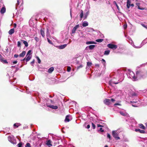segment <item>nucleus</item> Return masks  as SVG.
<instances>
[{
    "label": "nucleus",
    "instance_id": "603ef678",
    "mask_svg": "<svg viewBox=\"0 0 147 147\" xmlns=\"http://www.w3.org/2000/svg\"><path fill=\"white\" fill-rule=\"evenodd\" d=\"M35 40L36 41H38V40H39L38 38V37H35Z\"/></svg>",
    "mask_w": 147,
    "mask_h": 147
},
{
    "label": "nucleus",
    "instance_id": "7c9ffc66",
    "mask_svg": "<svg viewBox=\"0 0 147 147\" xmlns=\"http://www.w3.org/2000/svg\"><path fill=\"white\" fill-rule=\"evenodd\" d=\"M103 40V39H98L96 40V41L98 42H101Z\"/></svg>",
    "mask_w": 147,
    "mask_h": 147
},
{
    "label": "nucleus",
    "instance_id": "7ed1b4c3",
    "mask_svg": "<svg viewBox=\"0 0 147 147\" xmlns=\"http://www.w3.org/2000/svg\"><path fill=\"white\" fill-rule=\"evenodd\" d=\"M113 136L116 140H118L120 139L119 137H117L118 134H117L116 131H113L112 132Z\"/></svg>",
    "mask_w": 147,
    "mask_h": 147
},
{
    "label": "nucleus",
    "instance_id": "c03bdc74",
    "mask_svg": "<svg viewBox=\"0 0 147 147\" xmlns=\"http://www.w3.org/2000/svg\"><path fill=\"white\" fill-rule=\"evenodd\" d=\"M71 70V68L70 67H67V71L68 72L69 71Z\"/></svg>",
    "mask_w": 147,
    "mask_h": 147
},
{
    "label": "nucleus",
    "instance_id": "864d4df0",
    "mask_svg": "<svg viewBox=\"0 0 147 147\" xmlns=\"http://www.w3.org/2000/svg\"><path fill=\"white\" fill-rule=\"evenodd\" d=\"M114 105H119V106H120L121 105L119 103H115Z\"/></svg>",
    "mask_w": 147,
    "mask_h": 147
},
{
    "label": "nucleus",
    "instance_id": "a878e982",
    "mask_svg": "<svg viewBox=\"0 0 147 147\" xmlns=\"http://www.w3.org/2000/svg\"><path fill=\"white\" fill-rule=\"evenodd\" d=\"M67 44H64L60 46L59 48L61 49H62L64 48L66 46Z\"/></svg>",
    "mask_w": 147,
    "mask_h": 147
},
{
    "label": "nucleus",
    "instance_id": "dca6fc26",
    "mask_svg": "<svg viewBox=\"0 0 147 147\" xmlns=\"http://www.w3.org/2000/svg\"><path fill=\"white\" fill-rule=\"evenodd\" d=\"M14 29L12 28L8 32L9 34L10 35H11L14 33Z\"/></svg>",
    "mask_w": 147,
    "mask_h": 147
},
{
    "label": "nucleus",
    "instance_id": "a19ab883",
    "mask_svg": "<svg viewBox=\"0 0 147 147\" xmlns=\"http://www.w3.org/2000/svg\"><path fill=\"white\" fill-rule=\"evenodd\" d=\"M32 51L31 50H29L28 52L27 55H30V53H31Z\"/></svg>",
    "mask_w": 147,
    "mask_h": 147
},
{
    "label": "nucleus",
    "instance_id": "f03ea898",
    "mask_svg": "<svg viewBox=\"0 0 147 147\" xmlns=\"http://www.w3.org/2000/svg\"><path fill=\"white\" fill-rule=\"evenodd\" d=\"M107 46L109 48L114 50L116 49L117 47V45L112 44H108Z\"/></svg>",
    "mask_w": 147,
    "mask_h": 147
},
{
    "label": "nucleus",
    "instance_id": "0eeeda50",
    "mask_svg": "<svg viewBox=\"0 0 147 147\" xmlns=\"http://www.w3.org/2000/svg\"><path fill=\"white\" fill-rule=\"evenodd\" d=\"M23 3V0H17V3L16 4V6L17 7L20 5H22Z\"/></svg>",
    "mask_w": 147,
    "mask_h": 147
},
{
    "label": "nucleus",
    "instance_id": "4468645a",
    "mask_svg": "<svg viewBox=\"0 0 147 147\" xmlns=\"http://www.w3.org/2000/svg\"><path fill=\"white\" fill-rule=\"evenodd\" d=\"M136 5L138 6V9L141 10H144L145 9V8H141L140 7V3H136Z\"/></svg>",
    "mask_w": 147,
    "mask_h": 147
},
{
    "label": "nucleus",
    "instance_id": "6ab92c4d",
    "mask_svg": "<svg viewBox=\"0 0 147 147\" xmlns=\"http://www.w3.org/2000/svg\"><path fill=\"white\" fill-rule=\"evenodd\" d=\"M26 55V61L27 62L29 61L30 59H31V57L30 56V55Z\"/></svg>",
    "mask_w": 147,
    "mask_h": 147
},
{
    "label": "nucleus",
    "instance_id": "20e7f679",
    "mask_svg": "<svg viewBox=\"0 0 147 147\" xmlns=\"http://www.w3.org/2000/svg\"><path fill=\"white\" fill-rule=\"evenodd\" d=\"M8 141L13 144H15V142L14 140L13 136H9L8 137Z\"/></svg>",
    "mask_w": 147,
    "mask_h": 147
},
{
    "label": "nucleus",
    "instance_id": "79ce46f5",
    "mask_svg": "<svg viewBox=\"0 0 147 147\" xmlns=\"http://www.w3.org/2000/svg\"><path fill=\"white\" fill-rule=\"evenodd\" d=\"M92 128L93 129H95V127H96L95 125V124H94L92 123Z\"/></svg>",
    "mask_w": 147,
    "mask_h": 147
},
{
    "label": "nucleus",
    "instance_id": "37998d69",
    "mask_svg": "<svg viewBox=\"0 0 147 147\" xmlns=\"http://www.w3.org/2000/svg\"><path fill=\"white\" fill-rule=\"evenodd\" d=\"M37 59L38 60V62L39 63H40L41 62V61L40 59L38 57H37Z\"/></svg>",
    "mask_w": 147,
    "mask_h": 147
},
{
    "label": "nucleus",
    "instance_id": "39448f33",
    "mask_svg": "<svg viewBox=\"0 0 147 147\" xmlns=\"http://www.w3.org/2000/svg\"><path fill=\"white\" fill-rule=\"evenodd\" d=\"M104 103L106 105L109 106L111 104V100L109 99L105 98L103 101Z\"/></svg>",
    "mask_w": 147,
    "mask_h": 147
},
{
    "label": "nucleus",
    "instance_id": "ea45409f",
    "mask_svg": "<svg viewBox=\"0 0 147 147\" xmlns=\"http://www.w3.org/2000/svg\"><path fill=\"white\" fill-rule=\"evenodd\" d=\"M17 45L18 47H21V42L20 41L18 42Z\"/></svg>",
    "mask_w": 147,
    "mask_h": 147
},
{
    "label": "nucleus",
    "instance_id": "e2e57ef3",
    "mask_svg": "<svg viewBox=\"0 0 147 147\" xmlns=\"http://www.w3.org/2000/svg\"><path fill=\"white\" fill-rule=\"evenodd\" d=\"M88 12L85 14V16H88Z\"/></svg>",
    "mask_w": 147,
    "mask_h": 147
},
{
    "label": "nucleus",
    "instance_id": "58836bf2",
    "mask_svg": "<svg viewBox=\"0 0 147 147\" xmlns=\"http://www.w3.org/2000/svg\"><path fill=\"white\" fill-rule=\"evenodd\" d=\"M87 65L88 66H90L92 65V63L90 62H87Z\"/></svg>",
    "mask_w": 147,
    "mask_h": 147
},
{
    "label": "nucleus",
    "instance_id": "4d7b16f0",
    "mask_svg": "<svg viewBox=\"0 0 147 147\" xmlns=\"http://www.w3.org/2000/svg\"><path fill=\"white\" fill-rule=\"evenodd\" d=\"M90 127V126L89 125H88L87 126V128L88 129H89Z\"/></svg>",
    "mask_w": 147,
    "mask_h": 147
},
{
    "label": "nucleus",
    "instance_id": "9d476101",
    "mask_svg": "<svg viewBox=\"0 0 147 147\" xmlns=\"http://www.w3.org/2000/svg\"><path fill=\"white\" fill-rule=\"evenodd\" d=\"M49 107L54 109H58V107L57 106L53 105H49L47 106Z\"/></svg>",
    "mask_w": 147,
    "mask_h": 147
},
{
    "label": "nucleus",
    "instance_id": "8fccbe9b",
    "mask_svg": "<svg viewBox=\"0 0 147 147\" xmlns=\"http://www.w3.org/2000/svg\"><path fill=\"white\" fill-rule=\"evenodd\" d=\"M97 127H103V126L102 125H100L99 124H97Z\"/></svg>",
    "mask_w": 147,
    "mask_h": 147
},
{
    "label": "nucleus",
    "instance_id": "2f4dec72",
    "mask_svg": "<svg viewBox=\"0 0 147 147\" xmlns=\"http://www.w3.org/2000/svg\"><path fill=\"white\" fill-rule=\"evenodd\" d=\"M120 113L121 115L123 116H125L127 114L126 113H124L122 112H120Z\"/></svg>",
    "mask_w": 147,
    "mask_h": 147
},
{
    "label": "nucleus",
    "instance_id": "ddd939ff",
    "mask_svg": "<svg viewBox=\"0 0 147 147\" xmlns=\"http://www.w3.org/2000/svg\"><path fill=\"white\" fill-rule=\"evenodd\" d=\"M69 117L70 115H67L66 116V117L65 120V122H69L70 121L69 119Z\"/></svg>",
    "mask_w": 147,
    "mask_h": 147
},
{
    "label": "nucleus",
    "instance_id": "a18cd8bd",
    "mask_svg": "<svg viewBox=\"0 0 147 147\" xmlns=\"http://www.w3.org/2000/svg\"><path fill=\"white\" fill-rule=\"evenodd\" d=\"M83 65H80L79 66L77 67V69H79L80 68L82 67Z\"/></svg>",
    "mask_w": 147,
    "mask_h": 147
},
{
    "label": "nucleus",
    "instance_id": "13d9d810",
    "mask_svg": "<svg viewBox=\"0 0 147 147\" xmlns=\"http://www.w3.org/2000/svg\"><path fill=\"white\" fill-rule=\"evenodd\" d=\"M110 100L113 102L115 101V100L113 98H112Z\"/></svg>",
    "mask_w": 147,
    "mask_h": 147
},
{
    "label": "nucleus",
    "instance_id": "5fc2aeb1",
    "mask_svg": "<svg viewBox=\"0 0 147 147\" xmlns=\"http://www.w3.org/2000/svg\"><path fill=\"white\" fill-rule=\"evenodd\" d=\"M102 61H103V63L105 64V61L104 59H102Z\"/></svg>",
    "mask_w": 147,
    "mask_h": 147
},
{
    "label": "nucleus",
    "instance_id": "0e129e2a",
    "mask_svg": "<svg viewBox=\"0 0 147 147\" xmlns=\"http://www.w3.org/2000/svg\"><path fill=\"white\" fill-rule=\"evenodd\" d=\"M133 78L135 80L136 79V77H135V76H134L133 77Z\"/></svg>",
    "mask_w": 147,
    "mask_h": 147
},
{
    "label": "nucleus",
    "instance_id": "3c124183",
    "mask_svg": "<svg viewBox=\"0 0 147 147\" xmlns=\"http://www.w3.org/2000/svg\"><path fill=\"white\" fill-rule=\"evenodd\" d=\"M130 102L131 103H136L137 102V101L135 102V101H131Z\"/></svg>",
    "mask_w": 147,
    "mask_h": 147
},
{
    "label": "nucleus",
    "instance_id": "e433bc0d",
    "mask_svg": "<svg viewBox=\"0 0 147 147\" xmlns=\"http://www.w3.org/2000/svg\"><path fill=\"white\" fill-rule=\"evenodd\" d=\"M107 138H109L110 140H111V137L109 134L107 133Z\"/></svg>",
    "mask_w": 147,
    "mask_h": 147
},
{
    "label": "nucleus",
    "instance_id": "473e14b6",
    "mask_svg": "<svg viewBox=\"0 0 147 147\" xmlns=\"http://www.w3.org/2000/svg\"><path fill=\"white\" fill-rule=\"evenodd\" d=\"M48 42H49V43L51 44H53V43L52 42V41L49 39V38H47Z\"/></svg>",
    "mask_w": 147,
    "mask_h": 147
},
{
    "label": "nucleus",
    "instance_id": "f704fd0d",
    "mask_svg": "<svg viewBox=\"0 0 147 147\" xmlns=\"http://www.w3.org/2000/svg\"><path fill=\"white\" fill-rule=\"evenodd\" d=\"M25 147H31L30 144L29 143H27Z\"/></svg>",
    "mask_w": 147,
    "mask_h": 147
},
{
    "label": "nucleus",
    "instance_id": "1a4fd4ad",
    "mask_svg": "<svg viewBox=\"0 0 147 147\" xmlns=\"http://www.w3.org/2000/svg\"><path fill=\"white\" fill-rule=\"evenodd\" d=\"M135 131L136 132L139 131L140 133L142 134H145L146 132L145 131L143 130H140V129H136Z\"/></svg>",
    "mask_w": 147,
    "mask_h": 147
},
{
    "label": "nucleus",
    "instance_id": "c756f323",
    "mask_svg": "<svg viewBox=\"0 0 147 147\" xmlns=\"http://www.w3.org/2000/svg\"><path fill=\"white\" fill-rule=\"evenodd\" d=\"M88 25V24L87 22H84L82 24V26L84 27L87 26Z\"/></svg>",
    "mask_w": 147,
    "mask_h": 147
},
{
    "label": "nucleus",
    "instance_id": "bf43d9fd",
    "mask_svg": "<svg viewBox=\"0 0 147 147\" xmlns=\"http://www.w3.org/2000/svg\"><path fill=\"white\" fill-rule=\"evenodd\" d=\"M17 63V61H15L13 62V64H16Z\"/></svg>",
    "mask_w": 147,
    "mask_h": 147
},
{
    "label": "nucleus",
    "instance_id": "b1692460",
    "mask_svg": "<svg viewBox=\"0 0 147 147\" xmlns=\"http://www.w3.org/2000/svg\"><path fill=\"white\" fill-rule=\"evenodd\" d=\"M139 127L141 129H145L146 127L142 124H140L139 125Z\"/></svg>",
    "mask_w": 147,
    "mask_h": 147
},
{
    "label": "nucleus",
    "instance_id": "412c9836",
    "mask_svg": "<svg viewBox=\"0 0 147 147\" xmlns=\"http://www.w3.org/2000/svg\"><path fill=\"white\" fill-rule=\"evenodd\" d=\"M47 36L48 37H50L51 36L49 32V29L47 28V34H46Z\"/></svg>",
    "mask_w": 147,
    "mask_h": 147
},
{
    "label": "nucleus",
    "instance_id": "2eb2a0df",
    "mask_svg": "<svg viewBox=\"0 0 147 147\" xmlns=\"http://www.w3.org/2000/svg\"><path fill=\"white\" fill-rule=\"evenodd\" d=\"M83 11L82 10H81L80 11V20H82L83 16Z\"/></svg>",
    "mask_w": 147,
    "mask_h": 147
},
{
    "label": "nucleus",
    "instance_id": "49530a36",
    "mask_svg": "<svg viewBox=\"0 0 147 147\" xmlns=\"http://www.w3.org/2000/svg\"><path fill=\"white\" fill-rule=\"evenodd\" d=\"M131 95L132 96H137V94L136 93L133 92L132 93Z\"/></svg>",
    "mask_w": 147,
    "mask_h": 147
},
{
    "label": "nucleus",
    "instance_id": "a211bd4d",
    "mask_svg": "<svg viewBox=\"0 0 147 147\" xmlns=\"http://www.w3.org/2000/svg\"><path fill=\"white\" fill-rule=\"evenodd\" d=\"M130 0H127V8H129L130 6L131 2L130 1Z\"/></svg>",
    "mask_w": 147,
    "mask_h": 147
},
{
    "label": "nucleus",
    "instance_id": "4be33fe9",
    "mask_svg": "<svg viewBox=\"0 0 147 147\" xmlns=\"http://www.w3.org/2000/svg\"><path fill=\"white\" fill-rule=\"evenodd\" d=\"M21 124L19 123H16L14 124L13 126L15 127V128L18 127L19 126H20Z\"/></svg>",
    "mask_w": 147,
    "mask_h": 147
},
{
    "label": "nucleus",
    "instance_id": "9b49d317",
    "mask_svg": "<svg viewBox=\"0 0 147 147\" xmlns=\"http://www.w3.org/2000/svg\"><path fill=\"white\" fill-rule=\"evenodd\" d=\"M45 28L41 29L40 30L41 34L43 37L45 36Z\"/></svg>",
    "mask_w": 147,
    "mask_h": 147
},
{
    "label": "nucleus",
    "instance_id": "f3484780",
    "mask_svg": "<svg viewBox=\"0 0 147 147\" xmlns=\"http://www.w3.org/2000/svg\"><path fill=\"white\" fill-rule=\"evenodd\" d=\"M26 53V52L25 51H23L20 54L19 56L22 57H24L25 56Z\"/></svg>",
    "mask_w": 147,
    "mask_h": 147
},
{
    "label": "nucleus",
    "instance_id": "5701e85b",
    "mask_svg": "<svg viewBox=\"0 0 147 147\" xmlns=\"http://www.w3.org/2000/svg\"><path fill=\"white\" fill-rule=\"evenodd\" d=\"M46 144L47 146H52V145L51 144V141L50 140H49L47 141V143H46Z\"/></svg>",
    "mask_w": 147,
    "mask_h": 147
},
{
    "label": "nucleus",
    "instance_id": "cd10ccee",
    "mask_svg": "<svg viewBox=\"0 0 147 147\" xmlns=\"http://www.w3.org/2000/svg\"><path fill=\"white\" fill-rule=\"evenodd\" d=\"M110 52V51L109 50L105 51V52L104 53V55H108L109 54Z\"/></svg>",
    "mask_w": 147,
    "mask_h": 147
},
{
    "label": "nucleus",
    "instance_id": "f257e3e1",
    "mask_svg": "<svg viewBox=\"0 0 147 147\" xmlns=\"http://www.w3.org/2000/svg\"><path fill=\"white\" fill-rule=\"evenodd\" d=\"M136 74L138 77L142 78L144 76L145 73L143 70H139L136 72Z\"/></svg>",
    "mask_w": 147,
    "mask_h": 147
},
{
    "label": "nucleus",
    "instance_id": "6e6d98bb",
    "mask_svg": "<svg viewBox=\"0 0 147 147\" xmlns=\"http://www.w3.org/2000/svg\"><path fill=\"white\" fill-rule=\"evenodd\" d=\"M124 28L125 29L127 27V25L126 24H124L123 25Z\"/></svg>",
    "mask_w": 147,
    "mask_h": 147
},
{
    "label": "nucleus",
    "instance_id": "69168bd1",
    "mask_svg": "<svg viewBox=\"0 0 147 147\" xmlns=\"http://www.w3.org/2000/svg\"><path fill=\"white\" fill-rule=\"evenodd\" d=\"M134 4H131L130 5V6H132V7H134Z\"/></svg>",
    "mask_w": 147,
    "mask_h": 147
},
{
    "label": "nucleus",
    "instance_id": "680f3d73",
    "mask_svg": "<svg viewBox=\"0 0 147 147\" xmlns=\"http://www.w3.org/2000/svg\"><path fill=\"white\" fill-rule=\"evenodd\" d=\"M132 106L133 107H138L137 106H136V105H134L133 104L132 105Z\"/></svg>",
    "mask_w": 147,
    "mask_h": 147
},
{
    "label": "nucleus",
    "instance_id": "423d86ee",
    "mask_svg": "<svg viewBox=\"0 0 147 147\" xmlns=\"http://www.w3.org/2000/svg\"><path fill=\"white\" fill-rule=\"evenodd\" d=\"M0 61L4 63H8L7 61L4 59V58L0 54Z\"/></svg>",
    "mask_w": 147,
    "mask_h": 147
},
{
    "label": "nucleus",
    "instance_id": "bb28decb",
    "mask_svg": "<svg viewBox=\"0 0 147 147\" xmlns=\"http://www.w3.org/2000/svg\"><path fill=\"white\" fill-rule=\"evenodd\" d=\"M87 45H89L93 44H96V43L94 41H88L86 43Z\"/></svg>",
    "mask_w": 147,
    "mask_h": 147
},
{
    "label": "nucleus",
    "instance_id": "f8f14e48",
    "mask_svg": "<svg viewBox=\"0 0 147 147\" xmlns=\"http://www.w3.org/2000/svg\"><path fill=\"white\" fill-rule=\"evenodd\" d=\"M5 11H6V8H5V7H3L0 11V12L2 13V14H3V13H5Z\"/></svg>",
    "mask_w": 147,
    "mask_h": 147
},
{
    "label": "nucleus",
    "instance_id": "aec40b11",
    "mask_svg": "<svg viewBox=\"0 0 147 147\" xmlns=\"http://www.w3.org/2000/svg\"><path fill=\"white\" fill-rule=\"evenodd\" d=\"M54 67H51L48 69V72L49 73H51V72L54 70Z\"/></svg>",
    "mask_w": 147,
    "mask_h": 147
},
{
    "label": "nucleus",
    "instance_id": "c9c22d12",
    "mask_svg": "<svg viewBox=\"0 0 147 147\" xmlns=\"http://www.w3.org/2000/svg\"><path fill=\"white\" fill-rule=\"evenodd\" d=\"M119 83L118 82H116V83H115V82H112V81H111V82H109V84L110 85H112V84H117L118 83Z\"/></svg>",
    "mask_w": 147,
    "mask_h": 147
},
{
    "label": "nucleus",
    "instance_id": "de8ad7c7",
    "mask_svg": "<svg viewBox=\"0 0 147 147\" xmlns=\"http://www.w3.org/2000/svg\"><path fill=\"white\" fill-rule=\"evenodd\" d=\"M19 56V55L17 54H15L14 55V57L15 58H17Z\"/></svg>",
    "mask_w": 147,
    "mask_h": 147
},
{
    "label": "nucleus",
    "instance_id": "c85d7f7f",
    "mask_svg": "<svg viewBox=\"0 0 147 147\" xmlns=\"http://www.w3.org/2000/svg\"><path fill=\"white\" fill-rule=\"evenodd\" d=\"M95 47V45H90L89 46V48L90 49H93Z\"/></svg>",
    "mask_w": 147,
    "mask_h": 147
},
{
    "label": "nucleus",
    "instance_id": "393cba45",
    "mask_svg": "<svg viewBox=\"0 0 147 147\" xmlns=\"http://www.w3.org/2000/svg\"><path fill=\"white\" fill-rule=\"evenodd\" d=\"M21 41L23 42L24 44L25 45V47H27L28 46V44L27 42L23 40H21Z\"/></svg>",
    "mask_w": 147,
    "mask_h": 147
},
{
    "label": "nucleus",
    "instance_id": "338daca9",
    "mask_svg": "<svg viewBox=\"0 0 147 147\" xmlns=\"http://www.w3.org/2000/svg\"><path fill=\"white\" fill-rule=\"evenodd\" d=\"M25 60L26 61V57H25L24 59H22V60H21V61H24Z\"/></svg>",
    "mask_w": 147,
    "mask_h": 147
},
{
    "label": "nucleus",
    "instance_id": "4c0bfd02",
    "mask_svg": "<svg viewBox=\"0 0 147 147\" xmlns=\"http://www.w3.org/2000/svg\"><path fill=\"white\" fill-rule=\"evenodd\" d=\"M22 142H20L18 144V147H22Z\"/></svg>",
    "mask_w": 147,
    "mask_h": 147
},
{
    "label": "nucleus",
    "instance_id": "09e8293b",
    "mask_svg": "<svg viewBox=\"0 0 147 147\" xmlns=\"http://www.w3.org/2000/svg\"><path fill=\"white\" fill-rule=\"evenodd\" d=\"M99 130L101 132H103L104 131V130L102 128H100Z\"/></svg>",
    "mask_w": 147,
    "mask_h": 147
},
{
    "label": "nucleus",
    "instance_id": "774afa93",
    "mask_svg": "<svg viewBox=\"0 0 147 147\" xmlns=\"http://www.w3.org/2000/svg\"><path fill=\"white\" fill-rule=\"evenodd\" d=\"M87 17V16H85L84 17V19H86V18Z\"/></svg>",
    "mask_w": 147,
    "mask_h": 147
},
{
    "label": "nucleus",
    "instance_id": "6e6552de",
    "mask_svg": "<svg viewBox=\"0 0 147 147\" xmlns=\"http://www.w3.org/2000/svg\"><path fill=\"white\" fill-rule=\"evenodd\" d=\"M80 26L79 24L75 26L72 30L71 33L72 34H74L75 33V31Z\"/></svg>",
    "mask_w": 147,
    "mask_h": 147
},
{
    "label": "nucleus",
    "instance_id": "052dcab7",
    "mask_svg": "<svg viewBox=\"0 0 147 147\" xmlns=\"http://www.w3.org/2000/svg\"><path fill=\"white\" fill-rule=\"evenodd\" d=\"M34 63V60L33 61H32V62H31V64H33Z\"/></svg>",
    "mask_w": 147,
    "mask_h": 147
},
{
    "label": "nucleus",
    "instance_id": "72a5a7b5",
    "mask_svg": "<svg viewBox=\"0 0 147 147\" xmlns=\"http://www.w3.org/2000/svg\"><path fill=\"white\" fill-rule=\"evenodd\" d=\"M114 3L115 4V5L116 6V7H117V9H118V10H119V6H118V5H117V3H116V1H114Z\"/></svg>",
    "mask_w": 147,
    "mask_h": 147
}]
</instances>
